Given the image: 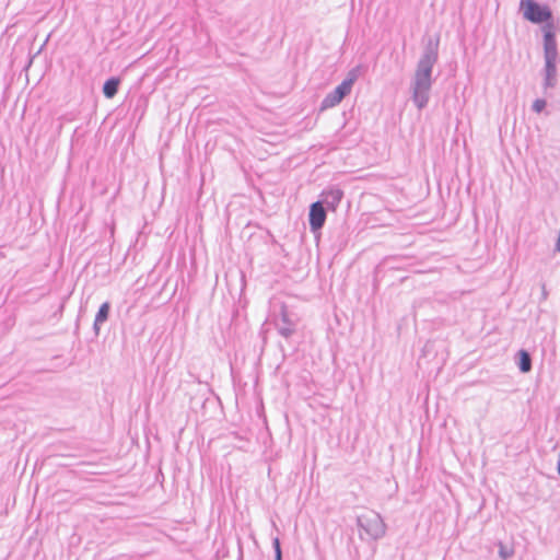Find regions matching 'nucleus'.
Returning <instances> with one entry per match:
<instances>
[{
    "label": "nucleus",
    "instance_id": "obj_1",
    "mask_svg": "<svg viewBox=\"0 0 560 560\" xmlns=\"http://www.w3.org/2000/svg\"><path fill=\"white\" fill-rule=\"evenodd\" d=\"M436 51L425 54L419 61L415 75L413 100L419 108L428 102V93L431 88V71L436 61Z\"/></svg>",
    "mask_w": 560,
    "mask_h": 560
},
{
    "label": "nucleus",
    "instance_id": "obj_2",
    "mask_svg": "<svg viewBox=\"0 0 560 560\" xmlns=\"http://www.w3.org/2000/svg\"><path fill=\"white\" fill-rule=\"evenodd\" d=\"M520 8L524 19L532 23H545V25L552 23V12L548 5H541L535 0H522Z\"/></svg>",
    "mask_w": 560,
    "mask_h": 560
},
{
    "label": "nucleus",
    "instance_id": "obj_3",
    "mask_svg": "<svg viewBox=\"0 0 560 560\" xmlns=\"http://www.w3.org/2000/svg\"><path fill=\"white\" fill-rule=\"evenodd\" d=\"M355 79V73L350 72L349 77L325 97L323 102V107L328 108L339 104L342 101V98L350 93Z\"/></svg>",
    "mask_w": 560,
    "mask_h": 560
},
{
    "label": "nucleus",
    "instance_id": "obj_4",
    "mask_svg": "<svg viewBox=\"0 0 560 560\" xmlns=\"http://www.w3.org/2000/svg\"><path fill=\"white\" fill-rule=\"evenodd\" d=\"M545 57H557V43L552 23L542 26Z\"/></svg>",
    "mask_w": 560,
    "mask_h": 560
},
{
    "label": "nucleus",
    "instance_id": "obj_5",
    "mask_svg": "<svg viewBox=\"0 0 560 560\" xmlns=\"http://www.w3.org/2000/svg\"><path fill=\"white\" fill-rule=\"evenodd\" d=\"M326 220V211L322 202L317 201L311 206L310 209V225L312 230H319Z\"/></svg>",
    "mask_w": 560,
    "mask_h": 560
},
{
    "label": "nucleus",
    "instance_id": "obj_6",
    "mask_svg": "<svg viewBox=\"0 0 560 560\" xmlns=\"http://www.w3.org/2000/svg\"><path fill=\"white\" fill-rule=\"evenodd\" d=\"M119 79L112 78L104 83L103 93L107 98H112L118 91Z\"/></svg>",
    "mask_w": 560,
    "mask_h": 560
},
{
    "label": "nucleus",
    "instance_id": "obj_7",
    "mask_svg": "<svg viewBox=\"0 0 560 560\" xmlns=\"http://www.w3.org/2000/svg\"><path fill=\"white\" fill-rule=\"evenodd\" d=\"M546 59V72H547V85L553 84V79L556 75V57H545Z\"/></svg>",
    "mask_w": 560,
    "mask_h": 560
},
{
    "label": "nucleus",
    "instance_id": "obj_8",
    "mask_svg": "<svg viewBox=\"0 0 560 560\" xmlns=\"http://www.w3.org/2000/svg\"><path fill=\"white\" fill-rule=\"evenodd\" d=\"M530 366H532V362H530L529 354L526 351L521 350L520 351V369H521V371L526 373L530 370Z\"/></svg>",
    "mask_w": 560,
    "mask_h": 560
},
{
    "label": "nucleus",
    "instance_id": "obj_9",
    "mask_svg": "<svg viewBox=\"0 0 560 560\" xmlns=\"http://www.w3.org/2000/svg\"><path fill=\"white\" fill-rule=\"evenodd\" d=\"M109 313V304L107 302L103 303L96 314L95 325L104 323Z\"/></svg>",
    "mask_w": 560,
    "mask_h": 560
},
{
    "label": "nucleus",
    "instance_id": "obj_10",
    "mask_svg": "<svg viewBox=\"0 0 560 560\" xmlns=\"http://www.w3.org/2000/svg\"><path fill=\"white\" fill-rule=\"evenodd\" d=\"M373 523H374V533H373V535L375 537L378 536V535H382L384 533V526H383L382 522L378 520V517H375Z\"/></svg>",
    "mask_w": 560,
    "mask_h": 560
},
{
    "label": "nucleus",
    "instance_id": "obj_11",
    "mask_svg": "<svg viewBox=\"0 0 560 560\" xmlns=\"http://www.w3.org/2000/svg\"><path fill=\"white\" fill-rule=\"evenodd\" d=\"M545 107L546 102L544 100L538 98L533 103V108L536 113H540Z\"/></svg>",
    "mask_w": 560,
    "mask_h": 560
},
{
    "label": "nucleus",
    "instance_id": "obj_12",
    "mask_svg": "<svg viewBox=\"0 0 560 560\" xmlns=\"http://www.w3.org/2000/svg\"><path fill=\"white\" fill-rule=\"evenodd\" d=\"M277 560H281V550L278 539L275 541Z\"/></svg>",
    "mask_w": 560,
    "mask_h": 560
},
{
    "label": "nucleus",
    "instance_id": "obj_13",
    "mask_svg": "<svg viewBox=\"0 0 560 560\" xmlns=\"http://www.w3.org/2000/svg\"><path fill=\"white\" fill-rule=\"evenodd\" d=\"M501 556H502L503 558H508V557H510V556H511V552H506V550H503V549H502V550H501Z\"/></svg>",
    "mask_w": 560,
    "mask_h": 560
}]
</instances>
